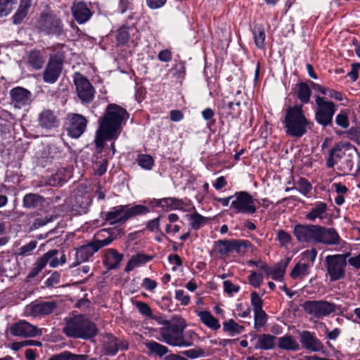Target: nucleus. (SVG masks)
<instances>
[{"label":"nucleus","mask_w":360,"mask_h":360,"mask_svg":"<svg viewBox=\"0 0 360 360\" xmlns=\"http://www.w3.org/2000/svg\"><path fill=\"white\" fill-rule=\"evenodd\" d=\"M27 11L18 7L17 11L13 16V22L15 25H19L27 15Z\"/></svg>","instance_id":"obj_57"},{"label":"nucleus","mask_w":360,"mask_h":360,"mask_svg":"<svg viewBox=\"0 0 360 360\" xmlns=\"http://www.w3.org/2000/svg\"><path fill=\"white\" fill-rule=\"evenodd\" d=\"M260 269L264 271L267 278L271 277L273 280L281 281L285 272V266L278 263L274 267H269L266 264H262Z\"/></svg>","instance_id":"obj_25"},{"label":"nucleus","mask_w":360,"mask_h":360,"mask_svg":"<svg viewBox=\"0 0 360 360\" xmlns=\"http://www.w3.org/2000/svg\"><path fill=\"white\" fill-rule=\"evenodd\" d=\"M104 349L108 355L113 356L116 354L119 350L118 340L114 337L110 338L104 345Z\"/></svg>","instance_id":"obj_42"},{"label":"nucleus","mask_w":360,"mask_h":360,"mask_svg":"<svg viewBox=\"0 0 360 360\" xmlns=\"http://www.w3.org/2000/svg\"><path fill=\"white\" fill-rule=\"evenodd\" d=\"M160 217H158L147 223V229L150 231H158L160 227Z\"/></svg>","instance_id":"obj_64"},{"label":"nucleus","mask_w":360,"mask_h":360,"mask_svg":"<svg viewBox=\"0 0 360 360\" xmlns=\"http://www.w3.org/2000/svg\"><path fill=\"white\" fill-rule=\"evenodd\" d=\"M174 297L178 300L182 305L186 306L190 302L191 299L188 294L185 292L184 290H176L175 291Z\"/></svg>","instance_id":"obj_52"},{"label":"nucleus","mask_w":360,"mask_h":360,"mask_svg":"<svg viewBox=\"0 0 360 360\" xmlns=\"http://www.w3.org/2000/svg\"><path fill=\"white\" fill-rule=\"evenodd\" d=\"M240 105V101H223V110L224 113H226L227 116L234 117L237 116L239 112V107Z\"/></svg>","instance_id":"obj_39"},{"label":"nucleus","mask_w":360,"mask_h":360,"mask_svg":"<svg viewBox=\"0 0 360 360\" xmlns=\"http://www.w3.org/2000/svg\"><path fill=\"white\" fill-rule=\"evenodd\" d=\"M57 307V303L54 301L32 302L26 307L27 314L32 316L48 315L53 312Z\"/></svg>","instance_id":"obj_22"},{"label":"nucleus","mask_w":360,"mask_h":360,"mask_svg":"<svg viewBox=\"0 0 360 360\" xmlns=\"http://www.w3.org/2000/svg\"><path fill=\"white\" fill-rule=\"evenodd\" d=\"M29 63L36 70L41 69L43 67L44 60L41 53L38 51H32L28 57Z\"/></svg>","instance_id":"obj_40"},{"label":"nucleus","mask_w":360,"mask_h":360,"mask_svg":"<svg viewBox=\"0 0 360 360\" xmlns=\"http://www.w3.org/2000/svg\"><path fill=\"white\" fill-rule=\"evenodd\" d=\"M149 209L141 205L131 206L130 205H118L112 207L105 214V220L110 225L120 226L131 217L146 214Z\"/></svg>","instance_id":"obj_4"},{"label":"nucleus","mask_w":360,"mask_h":360,"mask_svg":"<svg viewBox=\"0 0 360 360\" xmlns=\"http://www.w3.org/2000/svg\"><path fill=\"white\" fill-rule=\"evenodd\" d=\"M309 124V122L303 113L302 105L290 107L287 110L284 124L289 135L301 137L306 133Z\"/></svg>","instance_id":"obj_5"},{"label":"nucleus","mask_w":360,"mask_h":360,"mask_svg":"<svg viewBox=\"0 0 360 360\" xmlns=\"http://www.w3.org/2000/svg\"><path fill=\"white\" fill-rule=\"evenodd\" d=\"M205 218L198 213H195L190 217L191 226L195 230L199 229L205 224Z\"/></svg>","instance_id":"obj_49"},{"label":"nucleus","mask_w":360,"mask_h":360,"mask_svg":"<svg viewBox=\"0 0 360 360\" xmlns=\"http://www.w3.org/2000/svg\"><path fill=\"white\" fill-rule=\"evenodd\" d=\"M136 30L129 27H122L117 32V43L119 46L126 44L130 39L131 35H134Z\"/></svg>","instance_id":"obj_36"},{"label":"nucleus","mask_w":360,"mask_h":360,"mask_svg":"<svg viewBox=\"0 0 360 360\" xmlns=\"http://www.w3.org/2000/svg\"><path fill=\"white\" fill-rule=\"evenodd\" d=\"M38 125L46 130H50L59 126L60 120L53 110L44 109L38 115Z\"/></svg>","instance_id":"obj_20"},{"label":"nucleus","mask_w":360,"mask_h":360,"mask_svg":"<svg viewBox=\"0 0 360 360\" xmlns=\"http://www.w3.org/2000/svg\"><path fill=\"white\" fill-rule=\"evenodd\" d=\"M303 307L306 313L316 319L328 316L337 309V306L334 303L324 300L307 301L304 303Z\"/></svg>","instance_id":"obj_10"},{"label":"nucleus","mask_w":360,"mask_h":360,"mask_svg":"<svg viewBox=\"0 0 360 360\" xmlns=\"http://www.w3.org/2000/svg\"><path fill=\"white\" fill-rule=\"evenodd\" d=\"M72 15L79 24H84L89 21L93 13L86 3L82 1H76L71 8Z\"/></svg>","instance_id":"obj_21"},{"label":"nucleus","mask_w":360,"mask_h":360,"mask_svg":"<svg viewBox=\"0 0 360 360\" xmlns=\"http://www.w3.org/2000/svg\"><path fill=\"white\" fill-rule=\"evenodd\" d=\"M300 342L303 349L312 352H319L323 349L324 346L316 334L309 330L299 333Z\"/></svg>","instance_id":"obj_16"},{"label":"nucleus","mask_w":360,"mask_h":360,"mask_svg":"<svg viewBox=\"0 0 360 360\" xmlns=\"http://www.w3.org/2000/svg\"><path fill=\"white\" fill-rule=\"evenodd\" d=\"M296 93L297 98L303 104H306L309 102L311 91L309 86L307 83L300 82L297 84L296 86Z\"/></svg>","instance_id":"obj_35"},{"label":"nucleus","mask_w":360,"mask_h":360,"mask_svg":"<svg viewBox=\"0 0 360 360\" xmlns=\"http://www.w3.org/2000/svg\"><path fill=\"white\" fill-rule=\"evenodd\" d=\"M248 281L251 285L259 288L263 282V275L256 271H252L248 276Z\"/></svg>","instance_id":"obj_51"},{"label":"nucleus","mask_w":360,"mask_h":360,"mask_svg":"<svg viewBox=\"0 0 360 360\" xmlns=\"http://www.w3.org/2000/svg\"><path fill=\"white\" fill-rule=\"evenodd\" d=\"M73 80L81 101L85 103L91 102L94 98V89L91 82L79 72L74 74Z\"/></svg>","instance_id":"obj_11"},{"label":"nucleus","mask_w":360,"mask_h":360,"mask_svg":"<svg viewBox=\"0 0 360 360\" xmlns=\"http://www.w3.org/2000/svg\"><path fill=\"white\" fill-rule=\"evenodd\" d=\"M254 316L255 326L256 328H258V329H259L264 326L266 321V314L262 309L254 311Z\"/></svg>","instance_id":"obj_50"},{"label":"nucleus","mask_w":360,"mask_h":360,"mask_svg":"<svg viewBox=\"0 0 360 360\" xmlns=\"http://www.w3.org/2000/svg\"><path fill=\"white\" fill-rule=\"evenodd\" d=\"M340 238L333 228H326L316 225L315 242L327 245L339 244Z\"/></svg>","instance_id":"obj_14"},{"label":"nucleus","mask_w":360,"mask_h":360,"mask_svg":"<svg viewBox=\"0 0 360 360\" xmlns=\"http://www.w3.org/2000/svg\"><path fill=\"white\" fill-rule=\"evenodd\" d=\"M130 9H132V0H119L118 10L122 14Z\"/></svg>","instance_id":"obj_62"},{"label":"nucleus","mask_w":360,"mask_h":360,"mask_svg":"<svg viewBox=\"0 0 360 360\" xmlns=\"http://www.w3.org/2000/svg\"><path fill=\"white\" fill-rule=\"evenodd\" d=\"M219 253L226 255L232 250V241L231 240H219L217 245H215Z\"/></svg>","instance_id":"obj_44"},{"label":"nucleus","mask_w":360,"mask_h":360,"mask_svg":"<svg viewBox=\"0 0 360 360\" xmlns=\"http://www.w3.org/2000/svg\"><path fill=\"white\" fill-rule=\"evenodd\" d=\"M135 306L138 309L139 312L143 316H145L146 317L150 319L153 317L152 309H150L149 305L146 302L138 301L135 303Z\"/></svg>","instance_id":"obj_46"},{"label":"nucleus","mask_w":360,"mask_h":360,"mask_svg":"<svg viewBox=\"0 0 360 360\" xmlns=\"http://www.w3.org/2000/svg\"><path fill=\"white\" fill-rule=\"evenodd\" d=\"M251 304L253 307V311L262 309V300L256 292L251 293Z\"/></svg>","instance_id":"obj_55"},{"label":"nucleus","mask_w":360,"mask_h":360,"mask_svg":"<svg viewBox=\"0 0 360 360\" xmlns=\"http://www.w3.org/2000/svg\"><path fill=\"white\" fill-rule=\"evenodd\" d=\"M277 238L282 246H286L291 242V236L283 230H280L277 233Z\"/></svg>","instance_id":"obj_54"},{"label":"nucleus","mask_w":360,"mask_h":360,"mask_svg":"<svg viewBox=\"0 0 360 360\" xmlns=\"http://www.w3.org/2000/svg\"><path fill=\"white\" fill-rule=\"evenodd\" d=\"M358 155L356 148L349 142H340L330 152L329 158H353Z\"/></svg>","instance_id":"obj_23"},{"label":"nucleus","mask_w":360,"mask_h":360,"mask_svg":"<svg viewBox=\"0 0 360 360\" xmlns=\"http://www.w3.org/2000/svg\"><path fill=\"white\" fill-rule=\"evenodd\" d=\"M145 345L150 355L155 354L159 357H162L169 352V349L166 346L154 340L148 341Z\"/></svg>","instance_id":"obj_33"},{"label":"nucleus","mask_w":360,"mask_h":360,"mask_svg":"<svg viewBox=\"0 0 360 360\" xmlns=\"http://www.w3.org/2000/svg\"><path fill=\"white\" fill-rule=\"evenodd\" d=\"M278 347L281 349L288 351H297L300 349V345L295 338L290 335L278 338Z\"/></svg>","instance_id":"obj_31"},{"label":"nucleus","mask_w":360,"mask_h":360,"mask_svg":"<svg viewBox=\"0 0 360 360\" xmlns=\"http://www.w3.org/2000/svg\"><path fill=\"white\" fill-rule=\"evenodd\" d=\"M316 225L296 224L293 227V234L300 243H314Z\"/></svg>","instance_id":"obj_18"},{"label":"nucleus","mask_w":360,"mask_h":360,"mask_svg":"<svg viewBox=\"0 0 360 360\" xmlns=\"http://www.w3.org/2000/svg\"><path fill=\"white\" fill-rule=\"evenodd\" d=\"M184 355L191 359H197L204 356L205 352L201 349H191L183 352Z\"/></svg>","instance_id":"obj_56"},{"label":"nucleus","mask_w":360,"mask_h":360,"mask_svg":"<svg viewBox=\"0 0 360 360\" xmlns=\"http://www.w3.org/2000/svg\"><path fill=\"white\" fill-rule=\"evenodd\" d=\"M253 35L256 46L259 49H263L264 47L266 37L264 28L262 27H255L253 30Z\"/></svg>","instance_id":"obj_41"},{"label":"nucleus","mask_w":360,"mask_h":360,"mask_svg":"<svg viewBox=\"0 0 360 360\" xmlns=\"http://www.w3.org/2000/svg\"><path fill=\"white\" fill-rule=\"evenodd\" d=\"M223 330L224 332L229 333L231 336H234L240 334L244 330V327L231 319L223 322Z\"/></svg>","instance_id":"obj_38"},{"label":"nucleus","mask_w":360,"mask_h":360,"mask_svg":"<svg viewBox=\"0 0 360 360\" xmlns=\"http://www.w3.org/2000/svg\"><path fill=\"white\" fill-rule=\"evenodd\" d=\"M197 316L200 321L207 328L212 330H217L221 326L219 321L211 314L210 311L204 310L197 312Z\"/></svg>","instance_id":"obj_29"},{"label":"nucleus","mask_w":360,"mask_h":360,"mask_svg":"<svg viewBox=\"0 0 360 360\" xmlns=\"http://www.w3.org/2000/svg\"><path fill=\"white\" fill-rule=\"evenodd\" d=\"M112 240L113 238L111 236H108L103 240H96L77 248L75 252V260L70 265V268L75 267L80 264L88 261L94 253L98 252L103 247L110 245Z\"/></svg>","instance_id":"obj_6"},{"label":"nucleus","mask_w":360,"mask_h":360,"mask_svg":"<svg viewBox=\"0 0 360 360\" xmlns=\"http://www.w3.org/2000/svg\"><path fill=\"white\" fill-rule=\"evenodd\" d=\"M108 162L106 159H102L101 161H96L94 165V169L96 174L101 176L103 174L107 169Z\"/></svg>","instance_id":"obj_53"},{"label":"nucleus","mask_w":360,"mask_h":360,"mask_svg":"<svg viewBox=\"0 0 360 360\" xmlns=\"http://www.w3.org/2000/svg\"><path fill=\"white\" fill-rule=\"evenodd\" d=\"M63 70V61L59 58L51 56L44 71L43 79L49 84L55 83Z\"/></svg>","instance_id":"obj_17"},{"label":"nucleus","mask_w":360,"mask_h":360,"mask_svg":"<svg viewBox=\"0 0 360 360\" xmlns=\"http://www.w3.org/2000/svg\"><path fill=\"white\" fill-rule=\"evenodd\" d=\"M37 242L36 240L30 241L18 249V255L22 257L30 255L37 248Z\"/></svg>","instance_id":"obj_47"},{"label":"nucleus","mask_w":360,"mask_h":360,"mask_svg":"<svg viewBox=\"0 0 360 360\" xmlns=\"http://www.w3.org/2000/svg\"><path fill=\"white\" fill-rule=\"evenodd\" d=\"M185 322L179 319L176 321L164 323V326L160 329V335L162 340L172 347H187L192 345V342L184 337Z\"/></svg>","instance_id":"obj_3"},{"label":"nucleus","mask_w":360,"mask_h":360,"mask_svg":"<svg viewBox=\"0 0 360 360\" xmlns=\"http://www.w3.org/2000/svg\"><path fill=\"white\" fill-rule=\"evenodd\" d=\"M347 255H333L326 257V264L330 281L342 278L345 274Z\"/></svg>","instance_id":"obj_9"},{"label":"nucleus","mask_w":360,"mask_h":360,"mask_svg":"<svg viewBox=\"0 0 360 360\" xmlns=\"http://www.w3.org/2000/svg\"><path fill=\"white\" fill-rule=\"evenodd\" d=\"M37 27L47 35L60 36L63 34L62 20L52 13H41Z\"/></svg>","instance_id":"obj_8"},{"label":"nucleus","mask_w":360,"mask_h":360,"mask_svg":"<svg viewBox=\"0 0 360 360\" xmlns=\"http://www.w3.org/2000/svg\"><path fill=\"white\" fill-rule=\"evenodd\" d=\"M10 333L14 336L22 338L36 337L42 334L41 329L25 321L13 324L10 328Z\"/></svg>","instance_id":"obj_15"},{"label":"nucleus","mask_w":360,"mask_h":360,"mask_svg":"<svg viewBox=\"0 0 360 360\" xmlns=\"http://www.w3.org/2000/svg\"><path fill=\"white\" fill-rule=\"evenodd\" d=\"M53 252H47L44 254L41 257L38 258L35 263L33 264L32 268L28 273L26 281H30L37 275L41 272L48 264L49 259L53 255Z\"/></svg>","instance_id":"obj_26"},{"label":"nucleus","mask_w":360,"mask_h":360,"mask_svg":"<svg viewBox=\"0 0 360 360\" xmlns=\"http://www.w3.org/2000/svg\"><path fill=\"white\" fill-rule=\"evenodd\" d=\"M232 250L238 253H242L243 250L250 247L251 244L245 240H231Z\"/></svg>","instance_id":"obj_48"},{"label":"nucleus","mask_w":360,"mask_h":360,"mask_svg":"<svg viewBox=\"0 0 360 360\" xmlns=\"http://www.w3.org/2000/svg\"><path fill=\"white\" fill-rule=\"evenodd\" d=\"M63 332L69 338L87 340L96 336L98 330L94 323L79 315L66 319Z\"/></svg>","instance_id":"obj_2"},{"label":"nucleus","mask_w":360,"mask_h":360,"mask_svg":"<svg viewBox=\"0 0 360 360\" xmlns=\"http://www.w3.org/2000/svg\"><path fill=\"white\" fill-rule=\"evenodd\" d=\"M311 267L309 264L298 262L292 269L290 276L293 279H303L309 274Z\"/></svg>","instance_id":"obj_32"},{"label":"nucleus","mask_w":360,"mask_h":360,"mask_svg":"<svg viewBox=\"0 0 360 360\" xmlns=\"http://www.w3.org/2000/svg\"><path fill=\"white\" fill-rule=\"evenodd\" d=\"M328 205L326 202H316L311 209L306 214V219L311 221H315L316 219L323 221L328 218Z\"/></svg>","instance_id":"obj_24"},{"label":"nucleus","mask_w":360,"mask_h":360,"mask_svg":"<svg viewBox=\"0 0 360 360\" xmlns=\"http://www.w3.org/2000/svg\"><path fill=\"white\" fill-rule=\"evenodd\" d=\"M11 103L15 108H22L29 106L34 98L32 94L27 89L17 86L10 91Z\"/></svg>","instance_id":"obj_13"},{"label":"nucleus","mask_w":360,"mask_h":360,"mask_svg":"<svg viewBox=\"0 0 360 360\" xmlns=\"http://www.w3.org/2000/svg\"><path fill=\"white\" fill-rule=\"evenodd\" d=\"M129 117L127 110L116 104L111 103L106 107L105 115L99 120V127L96 132L94 141L97 153H102L105 141L117 138Z\"/></svg>","instance_id":"obj_1"},{"label":"nucleus","mask_w":360,"mask_h":360,"mask_svg":"<svg viewBox=\"0 0 360 360\" xmlns=\"http://www.w3.org/2000/svg\"><path fill=\"white\" fill-rule=\"evenodd\" d=\"M153 258V256L147 255L143 252H138L131 257L125 266L124 271L129 272L135 268L150 262Z\"/></svg>","instance_id":"obj_27"},{"label":"nucleus","mask_w":360,"mask_h":360,"mask_svg":"<svg viewBox=\"0 0 360 360\" xmlns=\"http://www.w3.org/2000/svg\"><path fill=\"white\" fill-rule=\"evenodd\" d=\"M276 338L269 334H262L258 336L256 348L259 349H271L275 346Z\"/></svg>","instance_id":"obj_34"},{"label":"nucleus","mask_w":360,"mask_h":360,"mask_svg":"<svg viewBox=\"0 0 360 360\" xmlns=\"http://www.w3.org/2000/svg\"><path fill=\"white\" fill-rule=\"evenodd\" d=\"M44 201L42 196L35 193H28L24 196L23 205L27 208H34L41 206Z\"/></svg>","instance_id":"obj_37"},{"label":"nucleus","mask_w":360,"mask_h":360,"mask_svg":"<svg viewBox=\"0 0 360 360\" xmlns=\"http://www.w3.org/2000/svg\"><path fill=\"white\" fill-rule=\"evenodd\" d=\"M123 259V255L116 250L110 248L107 250L105 255L104 264L108 269H114L119 266Z\"/></svg>","instance_id":"obj_28"},{"label":"nucleus","mask_w":360,"mask_h":360,"mask_svg":"<svg viewBox=\"0 0 360 360\" xmlns=\"http://www.w3.org/2000/svg\"><path fill=\"white\" fill-rule=\"evenodd\" d=\"M154 159H137L138 165L144 169H150L154 165Z\"/></svg>","instance_id":"obj_63"},{"label":"nucleus","mask_w":360,"mask_h":360,"mask_svg":"<svg viewBox=\"0 0 360 360\" xmlns=\"http://www.w3.org/2000/svg\"><path fill=\"white\" fill-rule=\"evenodd\" d=\"M86 119L79 114H72L69 116L68 134L72 138H79L86 128Z\"/></svg>","instance_id":"obj_19"},{"label":"nucleus","mask_w":360,"mask_h":360,"mask_svg":"<svg viewBox=\"0 0 360 360\" xmlns=\"http://www.w3.org/2000/svg\"><path fill=\"white\" fill-rule=\"evenodd\" d=\"M335 122L338 126H340L344 129L347 128L349 126L347 116L345 112H341V113L338 114L336 116Z\"/></svg>","instance_id":"obj_60"},{"label":"nucleus","mask_w":360,"mask_h":360,"mask_svg":"<svg viewBox=\"0 0 360 360\" xmlns=\"http://www.w3.org/2000/svg\"><path fill=\"white\" fill-rule=\"evenodd\" d=\"M298 186L297 190L302 195L307 196L311 191L312 186L307 179L301 177L297 182Z\"/></svg>","instance_id":"obj_45"},{"label":"nucleus","mask_w":360,"mask_h":360,"mask_svg":"<svg viewBox=\"0 0 360 360\" xmlns=\"http://www.w3.org/2000/svg\"><path fill=\"white\" fill-rule=\"evenodd\" d=\"M141 285L146 290L152 292L157 288L158 283L155 281L152 280L150 278H145L142 281Z\"/></svg>","instance_id":"obj_61"},{"label":"nucleus","mask_w":360,"mask_h":360,"mask_svg":"<svg viewBox=\"0 0 360 360\" xmlns=\"http://www.w3.org/2000/svg\"><path fill=\"white\" fill-rule=\"evenodd\" d=\"M231 207L237 213L253 214L257 210L254 199L246 192L236 193Z\"/></svg>","instance_id":"obj_12"},{"label":"nucleus","mask_w":360,"mask_h":360,"mask_svg":"<svg viewBox=\"0 0 360 360\" xmlns=\"http://www.w3.org/2000/svg\"><path fill=\"white\" fill-rule=\"evenodd\" d=\"M316 103L317 105L315 112V120L316 122L323 127L330 125L333 115L336 111L334 103L326 101L323 97L316 96Z\"/></svg>","instance_id":"obj_7"},{"label":"nucleus","mask_w":360,"mask_h":360,"mask_svg":"<svg viewBox=\"0 0 360 360\" xmlns=\"http://www.w3.org/2000/svg\"><path fill=\"white\" fill-rule=\"evenodd\" d=\"M60 274L54 271L45 281V285L47 287H53L58 284L60 281Z\"/></svg>","instance_id":"obj_58"},{"label":"nucleus","mask_w":360,"mask_h":360,"mask_svg":"<svg viewBox=\"0 0 360 360\" xmlns=\"http://www.w3.org/2000/svg\"><path fill=\"white\" fill-rule=\"evenodd\" d=\"M159 203L160 204V207L166 212L172 210H184L186 206L183 200L174 198L160 199Z\"/></svg>","instance_id":"obj_30"},{"label":"nucleus","mask_w":360,"mask_h":360,"mask_svg":"<svg viewBox=\"0 0 360 360\" xmlns=\"http://www.w3.org/2000/svg\"><path fill=\"white\" fill-rule=\"evenodd\" d=\"M223 286L224 292L229 295H232L233 293L238 292L240 290V288L238 286L235 285L230 281H224Z\"/></svg>","instance_id":"obj_59"},{"label":"nucleus","mask_w":360,"mask_h":360,"mask_svg":"<svg viewBox=\"0 0 360 360\" xmlns=\"http://www.w3.org/2000/svg\"><path fill=\"white\" fill-rule=\"evenodd\" d=\"M16 0H0V18L9 15Z\"/></svg>","instance_id":"obj_43"}]
</instances>
